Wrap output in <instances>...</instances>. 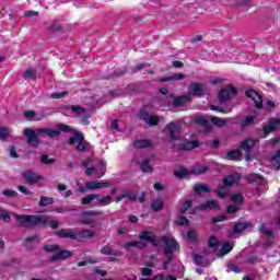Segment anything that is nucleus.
<instances>
[{
  "mask_svg": "<svg viewBox=\"0 0 280 280\" xmlns=\"http://www.w3.org/2000/svg\"><path fill=\"white\" fill-rule=\"evenodd\" d=\"M57 128L58 129L39 128L36 131L32 128H25L23 135L26 138L28 145L38 148V145H40V138H38V135H47L50 139H55V137H60V130L61 132H75V129L65 124L58 125Z\"/></svg>",
  "mask_w": 280,
  "mask_h": 280,
  "instance_id": "obj_1",
  "label": "nucleus"
},
{
  "mask_svg": "<svg viewBox=\"0 0 280 280\" xmlns=\"http://www.w3.org/2000/svg\"><path fill=\"white\" fill-rule=\"evenodd\" d=\"M15 220H18V225L22 229H34L36 226H47V224L56 231L60 228V222L50 221L49 217L36 215V214H15Z\"/></svg>",
  "mask_w": 280,
  "mask_h": 280,
  "instance_id": "obj_2",
  "label": "nucleus"
},
{
  "mask_svg": "<svg viewBox=\"0 0 280 280\" xmlns=\"http://www.w3.org/2000/svg\"><path fill=\"white\" fill-rule=\"evenodd\" d=\"M160 242L165 244L163 248V253L168 259V261H173L174 259V250L175 253H180V245L176 242V238L170 237L167 235H163L160 237Z\"/></svg>",
  "mask_w": 280,
  "mask_h": 280,
  "instance_id": "obj_3",
  "label": "nucleus"
},
{
  "mask_svg": "<svg viewBox=\"0 0 280 280\" xmlns=\"http://www.w3.org/2000/svg\"><path fill=\"white\" fill-rule=\"evenodd\" d=\"M69 145H75V151L77 152H86V149L89 148V142L84 140V133L77 131L74 133V137H70L68 139Z\"/></svg>",
  "mask_w": 280,
  "mask_h": 280,
  "instance_id": "obj_4",
  "label": "nucleus"
},
{
  "mask_svg": "<svg viewBox=\"0 0 280 280\" xmlns=\"http://www.w3.org/2000/svg\"><path fill=\"white\" fill-rule=\"evenodd\" d=\"M180 122L178 121H171L164 127V132L168 133V139L171 141H180L183 139L180 137Z\"/></svg>",
  "mask_w": 280,
  "mask_h": 280,
  "instance_id": "obj_5",
  "label": "nucleus"
},
{
  "mask_svg": "<svg viewBox=\"0 0 280 280\" xmlns=\"http://www.w3.org/2000/svg\"><path fill=\"white\" fill-rule=\"evenodd\" d=\"M22 178L24 179V183L26 185H30L31 187H34V185H38V183H42L44 180L43 175L36 173L34 170H26L21 173Z\"/></svg>",
  "mask_w": 280,
  "mask_h": 280,
  "instance_id": "obj_6",
  "label": "nucleus"
},
{
  "mask_svg": "<svg viewBox=\"0 0 280 280\" xmlns=\"http://www.w3.org/2000/svg\"><path fill=\"white\" fill-rule=\"evenodd\" d=\"M235 95H237V88L233 85H225L219 92V95H218L219 102L221 104H224V102H231V100H233Z\"/></svg>",
  "mask_w": 280,
  "mask_h": 280,
  "instance_id": "obj_7",
  "label": "nucleus"
},
{
  "mask_svg": "<svg viewBox=\"0 0 280 280\" xmlns=\"http://www.w3.org/2000/svg\"><path fill=\"white\" fill-rule=\"evenodd\" d=\"M140 242H144V244L149 243L154 248H159L161 246V238L156 240V234L151 231H141L139 235Z\"/></svg>",
  "mask_w": 280,
  "mask_h": 280,
  "instance_id": "obj_8",
  "label": "nucleus"
},
{
  "mask_svg": "<svg viewBox=\"0 0 280 280\" xmlns=\"http://www.w3.org/2000/svg\"><path fill=\"white\" fill-rule=\"evenodd\" d=\"M258 231L261 235L267 236L265 248H272V244H275V231L266 229V223H260Z\"/></svg>",
  "mask_w": 280,
  "mask_h": 280,
  "instance_id": "obj_9",
  "label": "nucleus"
},
{
  "mask_svg": "<svg viewBox=\"0 0 280 280\" xmlns=\"http://www.w3.org/2000/svg\"><path fill=\"white\" fill-rule=\"evenodd\" d=\"M245 95L254 102L258 110H261V108H264V98L261 97V94H259L257 91L246 90Z\"/></svg>",
  "mask_w": 280,
  "mask_h": 280,
  "instance_id": "obj_10",
  "label": "nucleus"
},
{
  "mask_svg": "<svg viewBox=\"0 0 280 280\" xmlns=\"http://www.w3.org/2000/svg\"><path fill=\"white\" fill-rule=\"evenodd\" d=\"M139 119H142V121H145L149 126H159L161 122V118L159 116H150V113L145 109H141L139 112Z\"/></svg>",
  "mask_w": 280,
  "mask_h": 280,
  "instance_id": "obj_11",
  "label": "nucleus"
},
{
  "mask_svg": "<svg viewBox=\"0 0 280 280\" xmlns=\"http://www.w3.org/2000/svg\"><path fill=\"white\" fill-rule=\"evenodd\" d=\"M280 128V118H270L268 125L262 127V132L265 137H268L270 132H275V130H279Z\"/></svg>",
  "mask_w": 280,
  "mask_h": 280,
  "instance_id": "obj_12",
  "label": "nucleus"
},
{
  "mask_svg": "<svg viewBox=\"0 0 280 280\" xmlns=\"http://www.w3.org/2000/svg\"><path fill=\"white\" fill-rule=\"evenodd\" d=\"M196 148H200V141L189 140L178 144L177 150H179L180 152H189L191 150H196Z\"/></svg>",
  "mask_w": 280,
  "mask_h": 280,
  "instance_id": "obj_13",
  "label": "nucleus"
},
{
  "mask_svg": "<svg viewBox=\"0 0 280 280\" xmlns=\"http://www.w3.org/2000/svg\"><path fill=\"white\" fill-rule=\"evenodd\" d=\"M69 257H73V253L69 249H61L59 247L57 254L50 257V261L54 264L56 261H59V259H69Z\"/></svg>",
  "mask_w": 280,
  "mask_h": 280,
  "instance_id": "obj_14",
  "label": "nucleus"
},
{
  "mask_svg": "<svg viewBox=\"0 0 280 280\" xmlns=\"http://www.w3.org/2000/svg\"><path fill=\"white\" fill-rule=\"evenodd\" d=\"M40 244V238L38 235H33L24 238L23 246L26 247V250H33V248H36L37 245Z\"/></svg>",
  "mask_w": 280,
  "mask_h": 280,
  "instance_id": "obj_15",
  "label": "nucleus"
},
{
  "mask_svg": "<svg viewBox=\"0 0 280 280\" xmlns=\"http://www.w3.org/2000/svg\"><path fill=\"white\" fill-rule=\"evenodd\" d=\"M188 95H192L195 97H202V94L205 93V84L200 82H196L189 86Z\"/></svg>",
  "mask_w": 280,
  "mask_h": 280,
  "instance_id": "obj_16",
  "label": "nucleus"
},
{
  "mask_svg": "<svg viewBox=\"0 0 280 280\" xmlns=\"http://www.w3.org/2000/svg\"><path fill=\"white\" fill-rule=\"evenodd\" d=\"M253 226V223L250 222H236L233 225V229L231 231L232 235H237L240 233H244L246 229H250Z\"/></svg>",
  "mask_w": 280,
  "mask_h": 280,
  "instance_id": "obj_17",
  "label": "nucleus"
},
{
  "mask_svg": "<svg viewBox=\"0 0 280 280\" xmlns=\"http://www.w3.org/2000/svg\"><path fill=\"white\" fill-rule=\"evenodd\" d=\"M188 102H191V94L180 95L173 100V106L175 108H180L182 106H185V104H188Z\"/></svg>",
  "mask_w": 280,
  "mask_h": 280,
  "instance_id": "obj_18",
  "label": "nucleus"
},
{
  "mask_svg": "<svg viewBox=\"0 0 280 280\" xmlns=\"http://www.w3.org/2000/svg\"><path fill=\"white\" fill-rule=\"evenodd\" d=\"M104 187H110L109 182H86L85 183V189H89L90 191H95L97 189H104Z\"/></svg>",
  "mask_w": 280,
  "mask_h": 280,
  "instance_id": "obj_19",
  "label": "nucleus"
},
{
  "mask_svg": "<svg viewBox=\"0 0 280 280\" xmlns=\"http://www.w3.org/2000/svg\"><path fill=\"white\" fill-rule=\"evenodd\" d=\"M257 145V141L253 138H246L243 142H241L240 148L244 150L247 154Z\"/></svg>",
  "mask_w": 280,
  "mask_h": 280,
  "instance_id": "obj_20",
  "label": "nucleus"
},
{
  "mask_svg": "<svg viewBox=\"0 0 280 280\" xmlns=\"http://www.w3.org/2000/svg\"><path fill=\"white\" fill-rule=\"evenodd\" d=\"M125 198H128L130 202H137V195L132 190H125L121 195L115 198V202H121Z\"/></svg>",
  "mask_w": 280,
  "mask_h": 280,
  "instance_id": "obj_21",
  "label": "nucleus"
},
{
  "mask_svg": "<svg viewBox=\"0 0 280 280\" xmlns=\"http://www.w3.org/2000/svg\"><path fill=\"white\" fill-rule=\"evenodd\" d=\"M101 255H109L113 257H124V252L117 250V249H112L110 246L105 245L101 248Z\"/></svg>",
  "mask_w": 280,
  "mask_h": 280,
  "instance_id": "obj_22",
  "label": "nucleus"
},
{
  "mask_svg": "<svg viewBox=\"0 0 280 280\" xmlns=\"http://www.w3.org/2000/svg\"><path fill=\"white\" fill-rule=\"evenodd\" d=\"M56 235L61 240H77V232H71L69 230H58Z\"/></svg>",
  "mask_w": 280,
  "mask_h": 280,
  "instance_id": "obj_23",
  "label": "nucleus"
},
{
  "mask_svg": "<svg viewBox=\"0 0 280 280\" xmlns=\"http://www.w3.org/2000/svg\"><path fill=\"white\" fill-rule=\"evenodd\" d=\"M95 237V232L93 230H83L77 232V242H82V240H91Z\"/></svg>",
  "mask_w": 280,
  "mask_h": 280,
  "instance_id": "obj_24",
  "label": "nucleus"
},
{
  "mask_svg": "<svg viewBox=\"0 0 280 280\" xmlns=\"http://www.w3.org/2000/svg\"><path fill=\"white\" fill-rule=\"evenodd\" d=\"M214 194L221 198V200H226L229 198V186L225 184H220L218 189L214 190Z\"/></svg>",
  "mask_w": 280,
  "mask_h": 280,
  "instance_id": "obj_25",
  "label": "nucleus"
},
{
  "mask_svg": "<svg viewBox=\"0 0 280 280\" xmlns=\"http://www.w3.org/2000/svg\"><path fill=\"white\" fill-rule=\"evenodd\" d=\"M125 248H140L142 250L143 248H148V243L145 241H130L125 244Z\"/></svg>",
  "mask_w": 280,
  "mask_h": 280,
  "instance_id": "obj_26",
  "label": "nucleus"
},
{
  "mask_svg": "<svg viewBox=\"0 0 280 280\" xmlns=\"http://www.w3.org/2000/svg\"><path fill=\"white\" fill-rule=\"evenodd\" d=\"M185 80V73L178 72L171 77H162L158 80V82H172V81H180Z\"/></svg>",
  "mask_w": 280,
  "mask_h": 280,
  "instance_id": "obj_27",
  "label": "nucleus"
},
{
  "mask_svg": "<svg viewBox=\"0 0 280 280\" xmlns=\"http://www.w3.org/2000/svg\"><path fill=\"white\" fill-rule=\"evenodd\" d=\"M225 159H228V161H241L242 160V151L238 149L228 151Z\"/></svg>",
  "mask_w": 280,
  "mask_h": 280,
  "instance_id": "obj_28",
  "label": "nucleus"
},
{
  "mask_svg": "<svg viewBox=\"0 0 280 280\" xmlns=\"http://www.w3.org/2000/svg\"><path fill=\"white\" fill-rule=\"evenodd\" d=\"M237 180H240V175H228L226 177L223 178V185L225 187H233V185H235Z\"/></svg>",
  "mask_w": 280,
  "mask_h": 280,
  "instance_id": "obj_29",
  "label": "nucleus"
},
{
  "mask_svg": "<svg viewBox=\"0 0 280 280\" xmlns=\"http://www.w3.org/2000/svg\"><path fill=\"white\" fill-rule=\"evenodd\" d=\"M163 207H165V202L161 198L153 200L151 203V209L155 213H159V211H163Z\"/></svg>",
  "mask_w": 280,
  "mask_h": 280,
  "instance_id": "obj_30",
  "label": "nucleus"
},
{
  "mask_svg": "<svg viewBox=\"0 0 280 280\" xmlns=\"http://www.w3.org/2000/svg\"><path fill=\"white\" fill-rule=\"evenodd\" d=\"M65 110H72V113L74 115H82L84 113H86V109L82 106H78V105H67L63 107Z\"/></svg>",
  "mask_w": 280,
  "mask_h": 280,
  "instance_id": "obj_31",
  "label": "nucleus"
},
{
  "mask_svg": "<svg viewBox=\"0 0 280 280\" xmlns=\"http://www.w3.org/2000/svg\"><path fill=\"white\" fill-rule=\"evenodd\" d=\"M194 191L195 194H197L198 196H200V194H202V191L205 194H211V188H209V186L203 185V184H197L194 187Z\"/></svg>",
  "mask_w": 280,
  "mask_h": 280,
  "instance_id": "obj_32",
  "label": "nucleus"
},
{
  "mask_svg": "<svg viewBox=\"0 0 280 280\" xmlns=\"http://www.w3.org/2000/svg\"><path fill=\"white\" fill-rule=\"evenodd\" d=\"M151 145H152V142L150 140L137 139L133 141V148H137V149L150 148Z\"/></svg>",
  "mask_w": 280,
  "mask_h": 280,
  "instance_id": "obj_33",
  "label": "nucleus"
},
{
  "mask_svg": "<svg viewBox=\"0 0 280 280\" xmlns=\"http://www.w3.org/2000/svg\"><path fill=\"white\" fill-rule=\"evenodd\" d=\"M219 205L215 200H207L203 205H200L198 209L205 211V209H218Z\"/></svg>",
  "mask_w": 280,
  "mask_h": 280,
  "instance_id": "obj_34",
  "label": "nucleus"
},
{
  "mask_svg": "<svg viewBox=\"0 0 280 280\" xmlns=\"http://www.w3.org/2000/svg\"><path fill=\"white\" fill-rule=\"evenodd\" d=\"M230 200H232V202H234V205L237 207H242V205H244V195L233 194L231 195Z\"/></svg>",
  "mask_w": 280,
  "mask_h": 280,
  "instance_id": "obj_35",
  "label": "nucleus"
},
{
  "mask_svg": "<svg viewBox=\"0 0 280 280\" xmlns=\"http://www.w3.org/2000/svg\"><path fill=\"white\" fill-rule=\"evenodd\" d=\"M255 124V116H246L241 120V128H248Z\"/></svg>",
  "mask_w": 280,
  "mask_h": 280,
  "instance_id": "obj_36",
  "label": "nucleus"
},
{
  "mask_svg": "<svg viewBox=\"0 0 280 280\" xmlns=\"http://www.w3.org/2000/svg\"><path fill=\"white\" fill-rule=\"evenodd\" d=\"M54 198L42 196L38 202V207H49V205H54Z\"/></svg>",
  "mask_w": 280,
  "mask_h": 280,
  "instance_id": "obj_37",
  "label": "nucleus"
},
{
  "mask_svg": "<svg viewBox=\"0 0 280 280\" xmlns=\"http://www.w3.org/2000/svg\"><path fill=\"white\" fill-rule=\"evenodd\" d=\"M140 170L144 174H152V165H150V160H144L140 165Z\"/></svg>",
  "mask_w": 280,
  "mask_h": 280,
  "instance_id": "obj_38",
  "label": "nucleus"
},
{
  "mask_svg": "<svg viewBox=\"0 0 280 280\" xmlns=\"http://www.w3.org/2000/svg\"><path fill=\"white\" fill-rule=\"evenodd\" d=\"M191 207H194V201H191V200L184 201L183 207L179 208V213H182V214L187 213V211H189V209H191Z\"/></svg>",
  "mask_w": 280,
  "mask_h": 280,
  "instance_id": "obj_39",
  "label": "nucleus"
},
{
  "mask_svg": "<svg viewBox=\"0 0 280 280\" xmlns=\"http://www.w3.org/2000/svg\"><path fill=\"white\" fill-rule=\"evenodd\" d=\"M84 218H97V215H104L103 211L89 210L82 213Z\"/></svg>",
  "mask_w": 280,
  "mask_h": 280,
  "instance_id": "obj_40",
  "label": "nucleus"
},
{
  "mask_svg": "<svg viewBox=\"0 0 280 280\" xmlns=\"http://www.w3.org/2000/svg\"><path fill=\"white\" fill-rule=\"evenodd\" d=\"M97 195H88L81 199V205H91V202H93V200H97Z\"/></svg>",
  "mask_w": 280,
  "mask_h": 280,
  "instance_id": "obj_41",
  "label": "nucleus"
},
{
  "mask_svg": "<svg viewBox=\"0 0 280 280\" xmlns=\"http://www.w3.org/2000/svg\"><path fill=\"white\" fill-rule=\"evenodd\" d=\"M245 264H249V266H255V264H259V257L257 255L250 254L246 258Z\"/></svg>",
  "mask_w": 280,
  "mask_h": 280,
  "instance_id": "obj_42",
  "label": "nucleus"
},
{
  "mask_svg": "<svg viewBox=\"0 0 280 280\" xmlns=\"http://www.w3.org/2000/svg\"><path fill=\"white\" fill-rule=\"evenodd\" d=\"M220 243L218 242V237L217 236H210L208 240V246L209 248H213L214 250L218 249V245Z\"/></svg>",
  "mask_w": 280,
  "mask_h": 280,
  "instance_id": "obj_43",
  "label": "nucleus"
},
{
  "mask_svg": "<svg viewBox=\"0 0 280 280\" xmlns=\"http://www.w3.org/2000/svg\"><path fill=\"white\" fill-rule=\"evenodd\" d=\"M174 175L177 178H186V176H189V171H187V168L185 167H180L178 171L174 173Z\"/></svg>",
  "mask_w": 280,
  "mask_h": 280,
  "instance_id": "obj_44",
  "label": "nucleus"
},
{
  "mask_svg": "<svg viewBox=\"0 0 280 280\" xmlns=\"http://www.w3.org/2000/svg\"><path fill=\"white\" fill-rule=\"evenodd\" d=\"M23 78H27L28 80H33V82L36 81V70L27 69L24 72Z\"/></svg>",
  "mask_w": 280,
  "mask_h": 280,
  "instance_id": "obj_45",
  "label": "nucleus"
},
{
  "mask_svg": "<svg viewBox=\"0 0 280 280\" xmlns=\"http://www.w3.org/2000/svg\"><path fill=\"white\" fill-rule=\"evenodd\" d=\"M40 161L44 163V165H54V163H56V159H51L47 154H43L40 156Z\"/></svg>",
  "mask_w": 280,
  "mask_h": 280,
  "instance_id": "obj_46",
  "label": "nucleus"
},
{
  "mask_svg": "<svg viewBox=\"0 0 280 280\" xmlns=\"http://www.w3.org/2000/svg\"><path fill=\"white\" fill-rule=\"evenodd\" d=\"M211 121H212V124H214V126H219V128L226 126V120H224L220 117H212Z\"/></svg>",
  "mask_w": 280,
  "mask_h": 280,
  "instance_id": "obj_47",
  "label": "nucleus"
},
{
  "mask_svg": "<svg viewBox=\"0 0 280 280\" xmlns=\"http://www.w3.org/2000/svg\"><path fill=\"white\" fill-rule=\"evenodd\" d=\"M175 224L178 226H189V219L187 217H179L176 221Z\"/></svg>",
  "mask_w": 280,
  "mask_h": 280,
  "instance_id": "obj_48",
  "label": "nucleus"
},
{
  "mask_svg": "<svg viewBox=\"0 0 280 280\" xmlns=\"http://www.w3.org/2000/svg\"><path fill=\"white\" fill-rule=\"evenodd\" d=\"M44 250L46 253H57L60 250V246L58 245H44Z\"/></svg>",
  "mask_w": 280,
  "mask_h": 280,
  "instance_id": "obj_49",
  "label": "nucleus"
},
{
  "mask_svg": "<svg viewBox=\"0 0 280 280\" xmlns=\"http://www.w3.org/2000/svg\"><path fill=\"white\" fill-rule=\"evenodd\" d=\"M0 220H3V222H10L12 220V218L10 217V214L7 212V210H3L0 208Z\"/></svg>",
  "mask_w": 280,
  "mask_h": 280,
  "instance_id": "obj_50",
  "label": "nucleus"
},
{
  "mask_svg": "<svg viewBox=\"0 0 280 280\" xmlns=\"http://www.w3.org/2000/svg\"><path fill=\"white\" fill-rule=\"evenodd\" d=\"M232 250H233V246L231 245V243H224L221 248V254L229 255V253Z\"/></svg>",
  "mask_w": 280,
  "mask_h": 280,
  "instance_id": "obj_51",
  "label": "nucleus"
},
{
  "mask_svg": "<svg viewBox=\"0 0 280 280\" xmlns=\"http://www.w3.org/2000/svg\"><path fill=\"white\" fill-rule=\"evenodd\" d=\"M2 195H4L5 198H16L19 196V192L12 189H4L2 191Z\"/></svg>",
  "mask_w": 280,
  "mask_h": 280,
  "instance_id": "obj_52",
  "label": "nucleus"
},
{
  "mask_svg": "<svg viewBox=\"0 0 280 280\" xmlns=\"http://www.w3.org/2000/svg\"><path fill=\"white\" fill-rule=\"evenodd\" d=\"M67 95H69V92L62 91V92H59V93H52L50 95V97H51V100H62V97H67Z\"/></svg>",
  "mask_w": 280,
  "mask_h": 280,
  "instance_id": "obj_53",
  "label": "nucleus"
},
{
  "mask_svg": "<svg viewBox=\"0 0 280 280\" xmlns=\"http://www.w3.org/2000/svg\"><path fill=\"white\" fill-rule=\"evenodd\" d=\"M8 137H10V132H8V128L0 127V139H2V141H5Z\"/></svg>",
  "mask_w": 280,
  "mask_h": 280,
  "instance_id": "obj_54",
  "label": "nucleus"
},
{
  "mask_svg": "<svg viewBox=\"0 0 280 280\" xmlns=\"http://www.w3.org/2000/svg\"><path fill=\"white\" fill-rule=\"evenodd\" d=\"M18 190L21 194H24V196H32V190H30L27 187H25L23 185L18 186Z\"/></svg>",
  "mask_w": 280,
  "mask_h": 280,
  "instance_id": "obj_55",
  "label": "nucleus"
},
{
  "mask_svg": "<svg viewBox=\"0 0 280 280\" xmlns=\"http://www.w3.org/2000/svg\"><path fill=\"white\" fill-rule=\"evenodd\" d=\"M100 205H110L113 202V197L107 195L98 200Z\"/></svg>",
  "mask_w": 280,
  "mask_h": 280,
  "instance_id": "obj_56",
  "label": "nucleus"
},
{
  "mask_svg": "<svg viewBox=\"0 0 280 280\" xmlns=\"http://www.w3.org/2000/svg\"><path fill=\"white\" fill-rule=\"evenodd\" d=\"M192 259H194V262L196 264V266H202L203 257L200 254H194Z\"/></svg>",
  "mask_w": 280,
  "mask_h": 280,
  "instance_id": "obj_57",
  "label": "nucleus"
},
{
  "mask_svg": "<svg viewBox=\"0 0 280 280\" xmlns=\"http://www.w3.org/2000/svg\"><path fill=\"white\" fill-rule=\"evenodd\" d=\"M206 172H209V166L203 165V166L196 168L194 171V174L200 175V174H206Z\"/></svg>",
  "mask_w": 280,
  "mask_h": 280,
  "instance_id": "obj_58",
  "label": "nucleus"
},
{
  "mask_svg": "<svg viewBox=\"0 0 280 280\" xmlns=\"http://www.w3.org/2000/svg\"><path fill=\"white\" fill-rule=\"evenodd\" d=\"M89 264H97V260L88 259L78 262V268H84V266H89Z\"/></svg>",
  "mask_w": 280,
  "mask_h": 280,
  "instance_id": "obj_59",
  "label": "nucleus"
},
{
  "mask_svg": "<svg viewBox=\"0 0 280 280\" xmlns=\"http://www.w3.org/2000/svg\"><path fill=\"white\" fill-rule=\"evenodd\" d=\"M237 211H240V207H237V206L229 205L226 207V213H229V214L237 213Z\"/></svg>",
  "mask_w": 280,
  "mask_h": 280,
  "instance_id": "obj_60",
  "label": "nucleus"
},
{
  "mask_svg": "<svg viewBox=\"0 0 280 280\" xmlns=\"http://www.w3.org/2000/svg\"><path fill=\"white\" fill-rule=\"evenodd\" d=\"M187 238L190 240V242H196V240H197L196 231L195 230H189L187 232Z\"/></svg>",
  "mask_w": 280,
  "mask_h": 280,
  "instance_id": "obj_61",
  "label": "nucleus"
},
{
  "mask_svg": "<svg viewBox=\"0 0 280 280\" xmlns=\"http://www.w3.org/2000/svg\"><path fill=\"white\" fill-rule=\"evenodd\" d=\"M226 220L225 215H217L212 218L213 224H218V222H224Z\"/></svg>",
  "mask_w": 280,
  "mask_h": 280,
  "instance_id": "obj_62",
  "label": "nucleus"
},
{
  "mask_svg": "<svg viewBox=\"0 0 280 280\" xmlns=\"http://www.w3.org/2000/svg\"><path fill=\"white\" fill-rule=\"evenodd\" d=\"M49 32H61L62 26H60V24H51L48 27Z\"/></svg>",
  "mask_w": 280,
  "mask_h": 280,
  "instance_id": "obj_63",
  "label": "nucleus"
},
{
  "mask_svg": "<svg viewBox=\"0 0 280 280\" xmlns=\"http://www.w3.org/2000/svg\"><path fill=\"white\" fill-rule=\"evenodd\" d=\"M196 122L199 124L200 126H207V124H209V120H207L202 116H199V117L196 118Z\"/></svg>",
  "mask_w": 280,
  "mask_h": 280,
  "instance_id": "obj_64",
  "label": "nucleus"
}]
</instances>
